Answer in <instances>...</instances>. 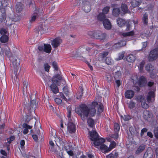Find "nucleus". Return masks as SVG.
<instances>
[{"label": "nucleus", "mask_w": 158, "mask_h": 158, "mask_svg": "<svg viewBox=\"0 0 158 158\" xmlns=\"http://www.w3.org/2000/svg\"><path fill=\"white\" fill-rule=\"evenodd\" d=\"M6 16L5 9L4 8L0 9V23L6 19Z\"/></svg>", "instance_id": "16"}, {"label": "nucleus", "mask_w": 158, "mask_h": 158, "mask_svg": "<svg viewBox=\"0 0 158 158\" xmlns=\"http://www.w3.org/2000/svg\"><path fill=\"white\" fill-rule=\"evenodd\" d=\"M93 48V47H86L85 48H82L80 49V56L81 55L82 56H84L85 53L87 52V51H89L91 50V49Z\"/></svg>", "instance_id": "27"}, {"label": "nucleus", "mask_w": 158, "mask_h": 158, "mask_svg": "<svg viewBox=\"0 0 158 158\" xmlns=\"http://www.w3.org/2000/svg\"><path fill=\"white\" fill-rule=\"evenodd\" d=\"M87 123L90 127L93 128L95 125L94 121L91 118H89L87 119Z\"/></svg>", "instance_id": "37"}, {"label": "nucleus", "mask_w": 158, "mask_h": 158, "mask_svg": "<svg viewBox=\"0 0 158 158\" xmlns=\"http://www.w3.org/2000/svg\"><path fill=\"white\" fill-rule=\"evenodd\" d=\"M135 103L132 101H131L129 104V107L131 109H133L135 106Z\"/></svg>", "instance_id": "60"}, {"label": "nucleus", "mask_w": 158, "mask_h": 158, "mask_svg": "<svg viewBox=\"0 0 158 158\" xmlns=\"http://www.w3.org/2000/svg\"><path fill=\"white\" fill-rule=\"evenodd\" d=\"M118 153L116 151H113L109 155L106 156V158H117L118 156Z\"/></svg>", "instance_id": "24"}, {"label": "nucleus", "mask_w": 158, "mask_h": 158, "mask_svg": "<svg viewBox=\"0 0 158 158\" xmlns=\"http://www.w3.org/2000/svg\"><path fill=\"white\" fill-rule=\"evenodd\" d=\"M120 13V10L118 8H114L113 10L112 15L114 16L117 17Z\"/></svg>", "instance_id": "29"}, {"label": "nucleus", "mask_w": 158, "mask_h": 158, "mask_svg": "<svg viewBox=\"0 0 158 158\" xmlns=\"http://www.w3.org/2000/svg\"><path fill=\"white\" fill-rule=\"evenodd\" d=\"M81 6L85 11L86 13L89 12L91 10V6L89 3L88 1L85 0L82 1Z\"/></svg>", "instance_id": "9"}, {"label": "nucleus", "mask_w": 158, "mask_h": 158, "mask_svg": "<svg viewBox=\"0 0 158 158\" xmlns=\"http://www.w3.org/2000/svg\"><path fill=\"white\" fill-rule=\"evenodd\" d=\"M134 35V31H131L128 32L123 33L122 34V35L126 37L127 36H132Z\"/></svg>", "instance_id": "41"}, {"label": "nucleus", "mask_w": 158, "mask_h": 158, "mask_svg": "<svg viewBox=\"0 0 158 158\" xmlns=\"http://www.w3.org/2000/svg\"><path fill=\"white\" fill-rule=\"evenodd\" d=\"M153 155V151L150 148L148 149L144 153L143 158H152Z\"/></svg>", "instance_id": "15"}, {"label": "nucleus", "mask_w": 158, "mask_h": 158, "mask_svg": "<svg viewBox=\"0 0 158 158\" xmlns=\"http://www.w3.org/2000/svg\"><path fill=\"white\" fill-rule=\"evenodd\" d=\"M6 25L8 27L11 28V26L13 25H16L14 23L10 18H7L6 22Z\"/></svg>", "instance_id": "36"}, {"label": "nucleus", "mask_w": 158, "mask_h": 158, "mask_svg": "<svg viewBox=\"0 0 158 158\" xmlns=\"http://www.w3.org/2000/svg\"><path fill=\"white\" fill-rule=\"evenodd\" d=\"M116 146V143L114 141H112L111 142L109 146V150L110 151L113 148H114Z\"/></svg>", "instance_id": "52"}, {"label": "nucleus", "mask_w": 158, "mask_h": 158, "mask_svg": "<svg viewBox=\"0 0 158 158\" xmlns=\"http://www.w3.org/2000/svg\"><path fill=\"white\" fill-rule=\"evenodd\" d=\"M158 57V48H156L152 50L148 57V59L149 61L156 60Z\"/></svg>", "instance_id": "7"}, {"label": "nucleus", "mask_w": 158, "mask_h": 158, "mask_svg": "<svg viewBox=\"0 0 158 158\" xmlns=\"http://www.w3.org/2000/svg\"><path fill=\"white\" fill-rule=\"evenodd\" d=\"M64 148L65 150L66 151H68L70 149V147L69 145V143L67 142L66 141L64 142Z\"/></svg>", "instance_id": "42"}, {"label": "nucleus", "mask_w": 158, "mask_h": 158, "mask_svg": "<svg viewBox=\"0 0 158 158\" xmlns=\"http://www.w3.org/2000/svg\"><path fill=\"white\" fill-rule=\"evenodd\" d=\"M103 143H101V144L99 145L100 146V149L101 150H103L105 152H107L110 151L109 150V147H108L106 145L103 144Z\"/></svg>", "instance_id": "34"}, {"label": "nucleus", "mask_w": 158, "mask_h": 158, "mask_svg": "<svg viewBox=\"0 0 158 158\" xmlns=\"http://www.w3.org/2000/svg\"><path fill=\"white\" fill-rule=\"evenodd\" d=\"M147 81L143 76L141 77L139 80V85L141 87L144 86L147 84Z\"/></svg>", "instance_id": "22"}, {"label": "nucleus", "mask_w": 158, "mask_h": 158, "mask_svg": "<svg viewBox=\"0 0 158 158\" xmlns=\"http://www.w3.org/2000/svg\"><path fill=\"white\" fill-rule=\"evenodd\" d=\"M67 109L68 112L67 117L68 118L69 123L71 122V121L72 120L71 118V114L72 108L71 106H68L67 107Z\"/></svg>", "instance_id": "38"}, {"label": "nucleus", "mask_w": 158, "mask_h": 158, "mask_svg": "<svg viewBox=\"0 0 158 158\" xmlns=\"http://www.w3.org/2000/svg\"><path fill=\"white\" fill-rule=\"evenodd\" d=\"M90 139L94 141L92 143V145L94 146H99L101 143H104L106 140L105 139L100 137L98 133L95 131H89Z\"/></svg>", "instance_id": "2"}, {"label": "nucleus", "mask_w": 158, "mask_h": 158, "mask_svg": "<svg viewBox=\"0 0 158 158\" xmlns=\"http://www.w3.org/2000/svg\"><path fill=\"white\" fill-rule=\"evenodd\" d=\"M136 59V57L133 54H130L128 55L126 60L129 62H133L135 61Z\"/></svg>", "instance_id": "32"}, {"label": "nucleus", "mask_w": 158, "mask_h": 158, "mask_svg": "<svg viewBox=\"0 0 158 158\" xmlns=\"http://www.w3.org/2000/svg\"><path fill=\"white\" fill-rule=\"evenodd\" d=\"M88 34L92 38L101 40L105 39L106 36V33L99 31H90L88 32Z\"/></svg>", "instance_id": "5"}, {"label": "nucleus", "mask_w": 158, "mask_h": 158, "mask_svg": "<svg viewBox=\"0 0 158 158\" xmlns=\"http://www.w3.org/2000/svg\"><path fill=\"white\" fill-rule=\"evenodd\" d=\"M106 15L104 14L102 12L99 13L97 16V19L98 21L102 22L105 20L106 19Z\"/></svg>", "instance_id": "23"}, {"label": "nucleus", "mask_w": 158, "mask_h": 158, "mask_svg": "<svg viewBox=\"0 0 158 158\" xmlns=\"http://www.w3.org/2000/svg\"><path fill=\"white\" fill-rule=\"evenodd\" d=\"M55 101L58 105L62 103V100L58 98H56L55 99Z\"/></svg>", "instance_id": "63"}, {"label": "nucleus", "mask_w": 158, "mask_h": 158, "mask_svg": "<svg viewBox=\"0 0 158 158\" xmlns=\"http://www.w3.org/2000/svg\"><path fill=\"white\" fill-rule=\"evenodd\" d=\"M114 131L116 132L120 130V126L119 124L117 123L114 124Z\"/></svg>", "instance_id": "54"}, {"label": "nucleus", "mask_w": 158, "mask_h": 158, "mask_svg": "<svg viewBox=\"0 0 158 158\" xmlns=\"http://www.w3.org/2000/svg\"><path fill=\"white\" fill-rule=\"evenodd\" d=\"M110 137L112 138L117 139L118 137V133L116 132L114 134L111 135Z\"/></svg>", "instance_id": "64"}, {"label": "nucleus", "mask_w": 158, "mask_h": 158, "mask_svg": "<svg viewBox=\"0 0 158 158\" xmlns=\"http://www.w3.org/2000/svg\"><path fill=\"white\" fill-rule=\"evenodd\" d=\"M155 94L153 92H149L147 96V100L148 102H152L154 100Z\"/></svg>", "instance_id": "18"}, {"label": "nucleus", "mask_w": 158, "mask_h": 158, "mask_svg": "<svg viewBox=\"0 0 158 158\" xmlns=\"http://www.w3.org/2000/svg\"><path fill=\"white\" fill-rule=\"evenodd\" d=\"M110 9V7L109 6H106L104 7L102 9V13L104 14V15H106L109 12Z\"/></svg>", "instance_id": "45"}, {"label": "nucleus", "mask_w": 158, "mask_h": 158, "mask_svg": "<svg viewBox=\"0 0 158 158\" xmlns=\"http://www.w3.org/2000/svg\"><path fill=\"white\" fill-rule=\"evenodd\" d=\"M109 53L108 52H104L100 53V56L102 58H104L107 56Z\"/></svg>", "instance_id": "62"}, {"label": "nucleus", "mask_w": 158, "mask_h": 158, "mask_svg": "<svg viewBox=\"0 0 158 158\" xmlns=\"http://www.w3.org/2000/svg\"><path fill=\"white\" fill-rule=\"evenodd\" d=\"M121 72L119 71H117L115 73V74L114 75V78L115 80L118 79L121 77Z\"/></svg>", "instance_id": "43"}, {"label": "nucleus", "mask_w": 158, "mask_h": 158, "mask_svg": "<svg viewBox=\"0 0 158 158\" xmlns=\"http://www.w3.org/2000/svg\"><path fill=\"white\" fill-rule=\"evenodd\" d=\"M62 40L60 37H58L54 39L51 43V45L54 48H56L59 46L62 43Z\"/></svg>", "instance_id": "12"}, {"label": "nucleus", "mask_w": 158, "mask_h": 158, "mask_svg": "<svg viewBox=\"0 0 158 158\" xmlns=\"http://www.w3.org/2000/svg\"><path fill=\"white\" fill-rule=\"evenodd\" d=\"M148 15L147 14H144L142 21L144 24L147 25L148 23Z\"/></svg>", "instance_id": "39"}, {"label": "nucleus", "mask_w": 158, "mask_h": 158, "mask_svg": "<svg viewBox=\"0 0 158 158\" xmlns=\"http://www.w3.org/2000/svg\"><path fill=\"white\" fill-rule=\"evenodd\" d=\"M8 40V37L6 35H2L0 38V41L2 43H5Z\"/></svg>", "instance_id": "40"}, {"label": "nucleus", "mask_w": 158, "mask_h": 158, "mask_svg": "<svg viewBox=\"0 0 158 158\" xmlns=\"http://www.w3.org/2000/svg\"><path fill=\"white\" fill-rule=\"evenodd\" d=\"M122 10L125 13L131 14V12L129 10L127 5L124 3H122L121 6Z\"/></svg>", "instance_id": "21"}, {"label": "nucleus", "mask_w": 158, "mask_h": 158, "mask_svg": "<svg viewBox=\"0 0 158 158\" xmlns=\"http://www.w3.org/2000/svg\"><path fill=\"white\" fill-rule=\"evenodd\" d=\"M80 91L79 92L77 93V96L76 98L77 99H79V98H81L82 97L83 94V88L82 87H80Z\"/></svg>", "instance_id": "44"}, {"label": "nucleus", "mask_w": 158, "mask_h": 158, "mask_svg": "<svg viewBox=\"0 0 158 158\" xmlns=\"http://www.w3.org/2000/svg\"><path fill=\"white\" fill-rule=\"evenodd\" d=\"M151 116V114L149 111L146 110L143 111V116L145 120H148V119L150 118Z\"/></svg>", "instance_id": "26"}, {"label": "nucleus", "mask_w": 158, "mask_h": 158, "mask_svg": "<svg viewBox=\"0 0 158 158\" xmlns=\"http://www.w3.org/2000/svg\"><path fill=\"white\" fill-rule=\"evenodd\" d=\"M106 79L108 82H111L113 79L112 76L109 73H107L106 75Z\"/></svg>", "instance_id": "50"}, {"label": "nucleus", "mask_w": 158, "mask_h": 158, "mask_svg": "<svg viewBox=\"0 0 158 158\" xmlns=\"http://www.w3.org/2000/svg\"><path fill=\"white\" fill-rule=\"evenodd\" d=\"M82 1H84V0H75L73 3V6H74L78 7L81 6V2H82Z\"/></svg>", "instance_id": "46"}, {"label": "nucleus", "mask_w": 158, "mask_h": 158, "mask_svg": "<svg viewBox=\"0 0 158 158\" xmlns=\"http://www.w3.org/2000/svg\"><path fill=\"white\" fill-rule=\"evenodd\" d=\"M92 107L90 110V114L91 116H94L96 113V108L98 110L97 114H100L102 113L103 110V105L100 103H99L97 102H94L92 103Z\"/></svg>", "instance_id": "4"}, {"label": "nucleus", "mask_w": 158, "mask_h": 158, "mask_svg": "<svg viewBox=\"0 0 158 158\" xmlns=\"http://www.w3.org/2000/svg\"><path fill=\"white\" fill-rule=\"evenodd\" d=\"M146 69L148 71H149L153 69L152 65L151 64H148L146 67Z\"/></svg>", "instance_id": "59"}, {"label": "nucleus", "mask_w": 158, "mask_h": 158, "mask_svg": "<svg viewBox=\"0 0 158 158\" xmlns=\"http://www.w3.org/2000/svg\"><path fill=\"white\" fill-rule=\"evenodd\" d=\"M64 79L61 75L59 73H56L55 75L53 77L52 79V81L53 83H55L57 84L58 85V82L62 81Z\"/></svg>", "instance_id": "11"}, {"label": "nucleus", "mask_w": 158, "mask_h": 158, "mask_svg": "<svg viewBox=\"0 0 158 158\" xmlns=\"http://www.w3.org/2000/svg\"><path fill=\"white\" fill-rule=\"evenodd\" d=\"M52 65L53 67L57 71L58 70V67L57 64V63L55 61H53L52 62Z\"/></svg>", "instance_id": "55"}, {"label": "nucleus", "mask_w": 158, "mask_h": 158, "mask_svg": "<svg viewBox=\"0 0 158 158\" xmlns=\"http://www.w3.org/2000/svg\"><path fill=\"white\" fill-rule=\"evenodd\" d=\"M122 117L123 119L125 121H128L131 118V116L128 115H124Z\"/></svg>", "instance_id": "57"}, {"label": "nucleus", "mask_w": 158, "mask_h": 158, "mask_svg": "<svg viewBox=\"0 0 158 158\" xmlns=\"http://www.w3.org/2000/svg\"><path fill=\"white\" fill-rule=\"evenodd\" d=\"M20 71H14V75L12 76V81L13 83L15 84L16 85L18 84L19 85V79L18 77Z\"/></svg>", "instance_id": "14"}, {"label": "nucleus", "mask_w": 158, "mask_h": 158, "mask_svg": "<svg viewBox=\"0 0 158 158\" xmlns=\"http://www.w3.org/2000/svg\"><path fill=\"white\" fill-rule=\"evenodd\" d=\"M44 68L45 71L48 72H49V69L50 66L48 65V63H45L44 64Z\"/></svg>", "instance_id": "51"}, {"label": "nucleus", "mask_w": 158, "mask_h": 158, "mask_svg": "<svg viewBox=\"0 0 158 158\" xmlns=\"http://www.w3.org/2000/svg\"><path fill=\"white\" fill-rule=\"evenodd\" d=\"M40 9L37 7H35V9L34 10V13L31 15V18L29 20L30 22L32 23L35 21L36 19L39 17L40 14Z\"/></svg>", "instance_id": "8"}, {"label": "nucleus", "mask_w": 158, "mask_h": 158, "mask_svg": "<svg viewBox=\"0 0 158 158\" xmlns=\"http://www.w3.org/2000/svg\"><path fill=\"white\" fill-rule=\"evenodd\" d=\"M15 139V137L14 136H11L7 139V142L10 144L11 142Z\"/></svg>", "instance_id": "56"}, {"label": "nucleus", "mask_w": 158, "mask_h": 158, "mask_svg": "<svg viewBox=\"0 0 158 158\" xmlns=\"http://www.w3.org/2000/svg\"><path fill=\"white\" fill-rule=\"evenodd\" d=\"M52 50L51 46L50 44H44V51L46 53H50Z\"/></svg>", "instance_id": "28"}, {"label": "nucleus", "mask_w": 158, "mask_h": 158, "mask_svg": "<svg viewBox=\"0 0 158 158\" xmlns=\"http://www.w3.org/2000/svg\"><path fill=\"white\" fill-rule=\"evenodd\" d=\"M55 83L53 82L50 85V87L52 92L53 93L56 94L59 92V90L58 87Z\"/></svg>", "instance_id": "20"}, {"label": "nucleus", "mask_w": 158, "mask_h": 158, "mask_svg": "<svg viewBox=\"0 0 158 158\" xmlns=\"http://www.w3.org/2000/svg\"><path fill=\"white\" fill-rule=\"evenodd\" d=\"M63 91L65 95L67 97L68 96L69 92L67 87L64 86L63 89Z\"/></svg>", "instance_id": "53"}, {"label": "nucleus", "mask_w": 158, "mask_h": 158, "mask_svg": "<svg viewBox=\"0 0 158 158\" xmlns=\"http://www.w3.org/2000/svg\"><path fill=\"white\" fill-rule=\"evenodd\" d=\"M134 95V92L131 90H127L125 94V98L128 99L131 98L133 97Z\"/></svg>", "instance_id": "19"}, {"label": "nucleus", "mask_w": 158, "mask_h": 158, "mask_svg": "<svg viewBox=\"0 0 158 158\" xmlns=\"http://www.w3.org/2000/svg\"><path fill=\"white\" fill-rule=\"evenodd\" d=\"M126 44V42L125 41H121L117 43H116L112 46L113 49H118L121 48L125 46Z\"/></svg>", "instance_id": "13"}, {"label": "nucleus", "mask_w": 158, "mask_h": 158, "mask_svg": "<svg viewBox=\"0 0 158 158\" xmlns=\"http://www.w3.org/2000/svg\"><path fill=\"white\" fill-rule=\"evenodd\" d=\"M145 148V145L143 144L140 145L136 151L135 153L137 154H139L144 150Z\"/></svg>", "instance_id": "35"}, {"label": "nucleus", "mask_w": 158, "mask_h": 158, "mask_svg": "<svg viewBox=\"0 0 158 158\" xmlns=\"http://www.w3.org/2000/svg\"><path fill=\"white\" fill-rule=\"evenodd\" d=\"M117 24L120 27H122L125 25L126 23L125 20L121 18H119L117 20Z\"/></svg>", "instance_id": "33"}, {"label": "nucleus", "mask_w": 158, "mask_h": 158, "mask_svg": "<svg viewBox=\"0 0 158 158\" xmlns=\"http://www.w3.org/2000/svg\"><path fill=\"white\" fill-rule=\"evenodd\" d=\"M28 99H26L24 102V106L25 108L27 109L30 113H34L35 109L38 105V101L35 99L31 100L30 103H29Z\"/></svg>", "instance_id": "3"}, {"label": "nucleus", "mask_w": 158, "mask_h": 158, "mask_svg": "<svg viewBox=\"0 0 158 158\" xmlns=\"http://www.w3.org/2000/svg\"><path fill=\"white\" fill-rule=\"evenodd\" d=\"M67 132L72 134L74 133L76 131V127L75 125L72 122H69L67 124Z\"/></svg>", "instance_id": "10"}, {"label": "nucleus", "mask_w": 158, "mask_h": 158, "mask_svg": "<svg viewBox=\"0 0 158 158\" xmlns=\"http://www.w3.org/2000/svg\"><path fill=\"white\" fill-rule=\"evenodd\" d=\"M23 9V4L22 3L18 2L16 3V10L18 12H20L22 11Z\"/></svg>", "instance_id": "31"}, {"label": "nucleus", "mask_w": 158, "mask_h": 158, "mask_svg": "<svg viewBox=\"0 0 158 158\" xmlns=\"http://www.w3.org/2000/svg\"><path fill=\"white\" fill-rule=\"evenodd\" d=\"M75 111L81 117V119L84 121L85 119V117L88 116L90 109L86 105L82 104L79 106V108H76Z\"/></svg>", "instance_id": "1"}, {"label": "nucleus", "mask_w": 158, "mask_h": 158, "mask_svg": "<svg viewBox=\"0 0 158 158\" xmlns=\"http://www.w3.org/2000/svg\"><path fill=\"white\" fill-rule=\"evenodd\" d=\"M140 99V101L141 103V106L142 108L144 109H147L148 107V105L146 103L145 100H144L143 97L141 96L139 97Z\"/></svg>", "instance_id": "25"}, {"label": "nucleus", "mask_w": 158, "mask_h": 158, "mask_svg": "<svg viewBox=\"0 0 158 158\" xmlns=\"http://www.w3.org/2000/svg\"><path fill=\"white\" fill-rule=\"evenodd\" d=\"M102 23L104 27L106 29L110 30L111 29V23L108 19H105V20Z\"/></svg>", "instance_id": "17"}, {"label": "nucleus", "mask_w": 158, "mask_h": 158, "mask_svg": "<svg viewBox=\"0 0 158 158\" xmlns=\"http://www.w3.org/2000/svg\"><path fill=\"white\" fill-rule=\"evenodd\" d=\"M23 93L25 91V90H26V91L27 89V88L28 86V83L26 81H24L23 82Z\"/></svg>", "instance_id": "58"}, {"label": "nucleus", "mask_w": 158, "mask_h": 158, "mask_svg": "<svg viewBox=\"0 0 158 158\" xmlns=\"http://www.w3.org/2000/svg\"><path fill=\"white\" fill-rule=\"evenodd\" d=\"M142 0H133L131 3L132 6L135 7L138 6L142 2Z\"/></svg>", "instance_id": "30"}, {"label": "nucleus", "mask_w": 158, "mask_h": 158, "mask_svg": "<svg viewBox=\"0 0 158 158\" xmlns=\"http://www.w3.org/2000/svg\"><path fill=\"white\" fill-rule=\"evenodd\" d=\"M105 61L106 63L108 65H111L113 63V60L110 57H107Z\"/></svg>", "instance_id": "48"}, {"label": "nucleus", "mask_w": 158, "mask_h": 158, "mask_svg": "<svg viewBox=\"0 0 158 158\" xmlns=\"http://www.w3.org/2000/svg\"><path fill=\"white\" fill-rule=\"evenodd\" d=\"M11 19L14 23V22L19 21L20 19V17L18 15H15L14 17Z\"/></svg>", "instance_id": "49"}, {"label": "nucleus", "mask_w": 158, "mask_h": 158, "mask_svg": "<svg viewBox=\"0 0 158 158\" xmlns=\"http://www.w3.org/2000/svg\"><path fill=\"white\" fill-rule=\"evenodd\" d=\"M11 61L14 67V71H20V59L19 58L16 56H13L12 57Z\"/></svg>", "instance_id": "6"}, {"label": "nucleus", "mask_w": 158, "mask_h": 158, "mask_svg": "<svg viewBox=\"0 0 158 158\" xmlns=\"http://www.w3.org/2000/svg\"><path fill=\"white\" fill-rule=\"evenodd\" d=\"M145 64V62L144 61H142L139 64V69L140 71H142L143 69V66Z\"/></svg>", "instance_id": "61"}, {"label": "nucleus", "mask_w": 158, "mask_h": 158, "mask_svg": "<svg viewBox=\"0 0 158 158\" xmlns=\"http://www.w3.org/2000/svg\"><path fill=\"white\" fill-rule=\"evenodd\" d=\"M129 130L131 134L132 135L134 136V135H136V133L137 132L135 129L134 127H131L129 128Z\"/></svg>", "instance_id": "47"}]
</instances>
